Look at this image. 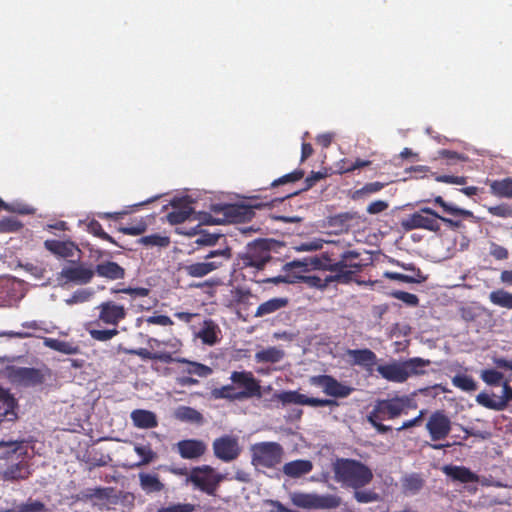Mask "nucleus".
<instances>
[{
    "instance_id": "1",
    "label": "nucleus",
    "mask_w": 512,
    "mask_h": 512,
    "mask_svg": "<svg viewBox=\"0 0 512 512\" xmlns=\"http://www.w3.org/2000/svg\"><path fill=\"white\" fill-rule=\"evenodd\" d=\"M298 192H287L282 195H253L248 197V203L244 204H214L211 207L213 216L203 218L208 224L222 223H244L252 220L255 215V209L265 207L271 208L275 203H281Z\"/></svg>"
},
{
    "instance_id": "2",
    "label": "nucleus",
    "mask_w": 512,
    "mask_h": 512,
    "mask_svg": "<svg viewBox=\"0 0 512 512\" xmlns=\"http://www.w3.org/2000/svg\"><path fill=\"white\" fill-rule=\"evenodd\" d=\"M332 468L335 481L346 487L364 488L373 480L372 470L356 459L337 458Z\"/></svg>"
},
{
    "instance_id": "3",
    "label": "nucleus",
    "mask_w": 512,
    "mask_h": 512,
    "mask_svg": "<svg viewBox=\"0 0 512 512\" xmlns=\"http://www.w3.org/2000/svg\"><path fill=\"white\" fill-rule=\"evenodd\" d=\"M359 256L358 252L348 250L341 254L339 261H333L331 258L323 255V259L315 261L314 264L318 269L332 272V274L327 275V281L348 284L354 279L356 273L361 270V264L354 261Z\"/></svg>"
},
{
    "instance_id": "4",
    "label": "nucleus",
    "mask_w": 512,
    "mask_h": 512,
    "mask_svg": "<svg viewBox=\"0 0 512 512\" xmlns=\"http://www.w3.org/2000/svg\"><path fill=\"white\" fill-rule=\"evenodd\" d=\"M203 262H194L186 264L183 267L184 272L194 278L204 277L213 271L218 270L224 266L232 258V249L228 246L222 249L209 250L203 256Z\"/></svg>"
},
{
    "instance_id": "5",
    "label": "nucleus",
    "mask_w": 512,
    "mask_h": 512,
    "mask_svg": "<svg viewBox=\"0 0 512 512\" xmlns=\"http://www.w3.org/2000/svg\"><path fill=\"white\" fill-rule=\"evenodd\" d=\"M226 479V474L217 472L210 465H202L191 469L187 481L201 492L209 496H216L220 484Z\"/></svg>"
},
{
    "instance_id": "6",
    "label": "nucleus",
    "mask_w": 512,
    "mask_h": 512,
    "mask_svg": "<svg viewBox=\"0 0 512 512\" xmlns=\"http://www.w3.org/2000/svg\"><path fill=\"white\" fill-rule=\"evenodd\" d=\"M416 408V401L408 395H403L377 400L371 412L376 418L391 420L403 414H408L409 410Z\"/></svg>"
},
{
    "instance_id": "7",
    "label": "nucleus",
    "mask_w": 512,
    "mask_h": 512,
    "mask_svg": "<svg viewBox=\"0 0 512 512\" xmlns=\"http://www.w3.org/2000/svg\"><path fill=\"white\" fill-rule=\"evenodd\" d=\"M272 259L270 247L266 240H258L249 245L246 251L239 255L237 266L239 269L254 268L262 270Z\"/></svg>"
},
{
    "instance_id": "8",
    "label": "nucleus",
    "mask_w": 512,
    "mask_h": 512,
    "mask_svg": "<svg viewBox=\"0 0 512 512\" xmlns=\"http://www.w3.org/2000/svg\"><path fill=\"white\" fill-rule=\"evenodd\" d=\"M401 226L405 231L424 229L438 233L441 230L440 215L429 207H422L402 219Z\"/></svg>"
},
{
    "instance_id": "9",
    "label": "nucleus",
    "mask_w": 512,
    "mask_h": 512,
    "mask_svg": "<svg viewBox=\"0 0 512 512\" xmlns=\"http://www.w3.org/2000/svg\"><path fill=\"white\" fill-rule=\"evenodd\" d=\"M252 464L255 467L274 468L281 463L283 447L277 442H261L252 446Z\"/></svg>"
},
{
    "instance_id": "10",
    "label": "nucleus",
    "mask_w": 512,
    "mask_h": 512,
    "mask_svg": "<svg viewBox=\"0 0 512 512\" xmlns=\"http://www.w3.org/2000/svg\"><path fill=\"white\" fill-rule=\"evenodd\" d=\"M292 503L303 509H335L338 508L342 499L335 494L319 495L316 493H294L291 497Z\"/></svg>"
},
{
    "instance_id": "11",
    "label": "nucleus",
    "mask_w": 512,
    "mask_h": 512,
    "mask_svg": "<svg viewBox=\"0 0 512 512\" xmlns=\"http://www.w3.org/2000/svg\"><path fill=\"white\" fill-rule=\"evenodd\" d=\"M310 384L322 388L327 396L334 398H346L354 391L353 387L338 381L331 375L312 376Z\"/></svg>"
},
{
    "instance_id": "12",
    "label": "nucleus",
    "mask_w": 512,
    "mask_h": 512,
    "mask_svg": "<svg viewBox=\"0 0 512 512\" xmlns=\"http://www.w3.org/2000/svg\"><path fill=\"white\" fill-rule=\"evenodd\" d=\"M95 272L92 267L79 261H72L70 265L62 268L60 278L65 283L85 285L92 281Z\"/></svg>"
},
{
    "instance_id": "13",
    "label": "nucleus",
    "mask_w": 512,
    "mask_h": 512,
    "mask_svg": "<svg viewBox=\"0 0 512 512\" xmlns=\"http://www.w3.org/2000/svg\"><path fill=\"white\" fill-rule=\"evenodd\" d=\"M426 429L433 442L444 440L451 432V420L443 410H436L430 415Z\"/></svg>"
},
{
    "instance_id": "14",
    "label": "nucleus",
    "mask_w": 512,
    "mask_h": 512,
    "mask_svg": "<svg viewBox=\"0 0 512 512\" xmlns=\"http://www.w3.org/2000/svg\"><path fill=\"white\" fill-rule=\"evenodd\" d=\"M98 318L96 322L113 326L117 328L118 324L127 316L126 309L123 305L117 304L114 301H105L97 306Z\"/></svg>"
},
{
    "instance_id": "15",
    "label": "nucleus",
    "mask_w": 512,
    "mask_h": 512,
    "mask_svg": "<svg viewBox=\"0 0 512 512\" xmlns=\"http://www.w3.org/2000/svg\"><path fill=\"white\" fill-rule=\"evenodd\" d=\"M212 447L215 457L226 463L234 461L241 453L237 438L229 435L216 438Z\"/></svg>"
},
{
    "instance_id": "16",
    "label": "nucleus",
    "mask_w": 512,
    "mask_h": 512,
    "mask_svg": "<svg viewBox=\"0 0 512 512\" xmlns=\"http://www.w3.org/2000/svg\"><path fill=\"white\" fill-rule=\"evenodd\" d=\"M476 401L487 409L503 411L512 403V386H510L509 382L506 380L502 382L501 396H491L485 392H481L476 396Z\"/></svg>"
},
{
    "instance_id": "17",
    "label": "nucleus",
    "mask_w": 512,
    "mask_h": 512,
    "mask_svg": "<svg viewBox=\"0 0 512 512\" xmlns=\"http://www.w3.org/2000/svg\"><path fill=\"white\" fill-rule=\"evenodd\" d=\"M230 379L234 384L244 388L243 391L236 394L237 399L261 396V386L253 376L252 372L234 371L232 372Z\"/></svg>"
},
{
    "instance_id": "18",
    "label": "nucleus",
    "mask_w": 512,
    "mask_h": 512,
    "mask_svg": "<svg viewBox=\"0 0 512 512\" xmlns=\"http://www.w3.org/2000/svg\"><path fill=\"white\" fill-rule=\"evenodd\" d=\"M11 378L14 382L27 387L40 385L45 380L41 370L30 367H18L13 369Z\"/></svg>"
},
{
    "instance_id": "19",
    "label": "nucleus",
    "mask_w": 512,
    "mask_h": 512,
    "mask_svg": "<svg viewBox=\"0 0 512 512\" xmlns=\"http://www.w3.org/2000/svg\"><path fill=\"white\" fill-rule=\"evenodd\" d=\"M345 354L350 358L352 365L363 367L368 371H371L377 362L376 354L368 348L347 349Z\"/></svg>"
},
{
    "instance_id": "20",
    "label": "nucleus",
    "mask_w": 512,
    "mask_h": 512,
    "mask_svg": "<svg viewBox=\"0 0 512 512\" xmlns=\"http://www.w3.org/2000/svg\"><path fill=\"white\" fill-rule=\"evenodd\" d=\"M177 450L183 459H197L205 454L206 444L198 439H186L177 443Z\"/></svg>"
},
{
    "instance_id": "21",
    "label": "nucleus",
    "mask_w": 512,
    "mask_h": 512,
    "mask_svg": "<svg viewBox=\"0 0 512 512\" xmlns=\"http://www.w3.org/2000/svg\"><path fill=\"white\" fill-rule=\"evenodd\" d=\"M93 270L95 275L110 281L121 280L126 275L122 266L110 260L99 262Z\"/></svg>"
},
{
    "instance_id": "22",
    "label": "nucleus",
    "mask_w": 512,
    "mask_h": 512,
    "mask_svg": "<svg viewBox=\"0 0 512 512\" xmlns=\"http://www.w3.org/2000/svg\"><path fill=\"white\" fill-rule=\"evenodd\" d=\"M220 335L221 330L212 319L204 320L201 328L195 333V337L208 346L217 344L220 341Z\"/></svg>"
},
{
    "instance_id": "23",
    "label": "nucleus",
    "mask_w": 512,
    "mask_h": 512,
    "mask_svg": "<svg viewBox=\"0 0 512 512\" xmlns=\"http://www.w3.org/2000/svg\"><path fill=\"white\" fill-rule=\"evenodd\" d=\"M44 247L52 254L61 257H73L76 251H79L78 246L70 240L60 241L55 239H48L44 241Z\"/></svg>"
},
{
    "instance_id": "24",
    "label": "nucleus",
    "mask_w": 512,
    "mask_h": 512,
    "mask_svg": "<svg viewBox=\"0 0 512 512\" xmlns=\"http://www.w3.org/2000/svg\"><path fill=\"white\" fill-rule=\"evenodd\" d=\"M171 204L173 209L166 216L171 225L184 223L194 212L190 204L182 199L174 200Z\"/></svg>"
},
{
    "instance_id": "25",
    "label": "nucleus",
    "mask_w": 512,
    "mask_h": 512,
    "mask_svg": "<svg viewBox=\"0 0 512 512\" xmlns=\"http://www.w3.org/2000/svg\"><path fill=\"white\" fill-rule=\"evenodd\" d=\"M442 471L453 481L460 483H474L479 481V476L465 466L445 465Z\"/></svg>"
},
{
    "instance_id": "26",
    "label": "nucleus",
    "mask_w": 512,
    "mask_h": 512,
    "mask_svg": "<svg viewBox=\"0 0 512 512\" xmlns=\"http://www.w3.org/2000/svg\"><path fill=\"white\" fill-rule=\"evenodd\" d=\"M376 370L387 381L395 383L405 382L406 374L403 371L402 362L393 361L388 364L378 365Z\"/></svg>"
},
{
    "instance_id": "27",
    "label": "nucleus",
    "mask_w": 512,
    "mask_h": 512,
    "mask_svg": "<svg viewBox=\"0 0 512 512\" xmlns=\"http://www.w3.org/2000/svg\"><path fill=\"white\" fill-rule=\"evenodd\" d=\"M133 425L139 429H152L158 426L154 412L145 409H135L130 414Z\"/></svg>"
},
{
    "instance_id": "28",
    "label": "nucleus",
    "mask_w": 512,
    "mask_h": 512,
    "mask_svg": "<svg viewBox=\"0 0 512 512\" xmlns=\"http://www.w3.org/2000/svg\"><path fill=\"white\" fill-rule=\"evenodd\" d=\"M424 485L425 480L419 473L406 474L401 478V490L406 496L418 494Z\"/></svg>"
},
{
    "instance_id": "29",
    "label": "nucleus",
    "mask_w": 512,
    "mask_h": 512,
    "mask_svg": "<svg viewBox=\"0 0 512 512\" xmlns=\"http://www.w3.org/2000/svg\"><path fill=\"white\" fill-rule=\"evenodd\" d=\"M312 469L313 464L310 460L298 459L284 464L282 471L288 477L299 478L310 473Z\"/></svg>"
},
{
    "instance_id": "30",
    "label": "nucleus",
    "mask_w": 512,
    "mask_h": 512,
    "mask_svg": "<svg viewBox=\"0 0 512 512\" xmlns=\"http://www.w3.org/2000/svg\"><path fill=\"white\" fill-rule=\"evenodd\" d=\"M290 300L288 297H275L261 303L254 314L255 317H264L273 314L281 309L288 307Z\"/></svg>"
},
{
    "instance_id": "31",
    "label": "nucleus",
    "mask_w": 512,
    "mask_h": 512,
    "mask_svg": "<svg viewBox=\"0 0 512 512\" xmlns=\"http://www.w3.org/2000/svg\"><path fill=\"white\" fill-rule=\"evenodd\" d=\"M123 351L129 355H137L143 360H156L166 364L174 361L172 354L166 351L151 352L146 348L124 349Z\"/></svg>"
},
{
    "instance_id": "32",
    "label": "nucleus",
    "mask_w": 512,
    "mask_h": 512,
    "mask_svg": "<svg viewBox=\"0 0 512 512\" xmlns=\"http://www.w3.org/2000/svg\"><path fill=\"white\" fill-rule=\"evenodd\" d=\"M431 364L430 360L420 357L410 358L402 361L403 371L406 374L405 381L412 376H421L425 374V368Z\"/></svg>"
},
{
    "instance_id": "33",
    "label": "nucleus",
    "mask_w": 512,
    "mask_h": 512,
    "mask_svg": "<svg viewBox=\"0 0 512 512\" xmlns=\"http://www.w3.org/2000/svg\"><path fill=\"white\" fill-rule=\"evenodd\" d=\"M383 276L390 280L410 284H421L428 279V276L423 274L421 270H414L413 268H411V274L386 271Z\"/></svg>"
},
{
    "instance_id": "34",
    "label": "nucleus",
    "mask_w": 512,
    "mask_h": 512,
    "mask_svg": "<svg viewBox=\"0 0 512 512\" xmlns=\"http://www.w3.org/2000/svg\"><path fill=\"white\" fill-rule=\"evenodd\" d=\"M17 283L12 279L0 280V306H10L18 299Z\"/></svg>"
},
{
    "instance_id": "35",
    "label": "nucleus",
    "mask_w": 512,
    "mask_h": 512,
    "mask_svg": "<svg viewBox=\"0 0 512 512\" xmlns=\"http://www.w3.org/2000/svg\"><path fill=\"white\" fill-rule=\"evenodd\" d=\"M173 362L185 364L186 368L183 369V372L188 375H196L198 377L205 378L213 373L211 367L196 361H190L186 358H174Z\"/></svg>"
},
{
    "instance_id": "36",
    "label": "nucleus",
    "mask_w": 512,
    "mask_h": 512,
    "mask_svg": "<svg viewBox=\"0 0 512 512\" xmlns=\"http://www.w3.org/2000/svg\"><path fill=\"white\" fill-rule=\"evenodd\" d=\"M101 324L96 321H90L86 324V331L89 333L93 340L106 342L111 340L113 337L119 334L117 328L111 329H99Z\"/></svg>"
},
{
    "instance_id": "37",
    "label": "nucleus",
    "mask_w": 512,
    "mask_h": 512,
    "mask_svg": "<svg viewBox=\"0 0 512 512\" xmlns=\"http://www.w3.org/2000/svg\"><path fill=\"white\" fill-rule=\"evenodd\" d=\"M490 193L498 198H512V177L492 180L489 183Z\"/></svg>"
},
{
    "instance_id": "38",
    "label": "nucleus",
    "mask_w": 512,
    "mask_h": 512,
    "mask_svg": "<svg viewBox=\"0 0 512 512\" xmlns=\"http://www.w3.org/2000/svg\"><path fill=\"white\" fill-rule=\"evenodd\" d=\"M0 402L5 406L4 416L8 421H15L18 418L16 409L18 408L17 400L9 392L0 386Z\"/></svg>"
},
{
    "instance_id": "39",
    "label": "nucleus",
    "mask_w": 512,
    "mask_h": 512,
    "mask_svg": "<svg viewBox=\"0 0 512 512\" xmlns=\"http://www.w3.org/2000/svg\"><path fill=\"white\" fill-rule=\"evenodd\" d=\"M139 481L141 489L147 494L161 492L164 489V484L157 474L140 473Z\"/></svg>"
},
{
    "instance_id": "40",
    "label": "nucleus",
    "mask_w": 512,
    "mask_h": 512,
    "mask_svg": "<svg viewBox=\"0 0 512 512\" xmlns=\"http://www.w3.org/2000/svg\"><path fill=\"white\" fill-rule=\"evenodd\" d=\"M434 203L442 208L443 212L452 216H462L464 218L475 219V215L472 211L457 207L452 203L446 202L442 196H436Z\"/></svg>"
},
{
    "instance_id": "41",
    "label": "nucleus",
    "mask_w": 512,
    "mask_h": 512,
    "mask_svg": "<svg viewBox=\"0 0 512 512\" xmlns=\"http://www.w3.org/2000/svg\"><path fill=\"white\" fill-rule=\"evenodd\" d=\"M44 345L54 351L61 352L66 355H74L79 351L78 346L73 343L55 338H45Z\"/></svg>"
},
{
    "instance_id": "42",
    "label": "nucleus",
    "mask_w": 512,
    "mask_h": 512,
    "mask_svg": "<svg viewBox=\"0 0 512 512\" xmlns=\"http://www.w3.org/2000/svg\"><path fill=\"white\" fill-rule=\"evenodd\" d=\"M285 356L282 349L277 347H268L256 352L255 359L258 363H277Z\"/></svg>"
},
{
    "instance_id": "43",
    "label": "nucleus",
    "mask_w": 512,
    "mask_h": 512,
    "mask_svg": "<svg viewBox=\"0 0 512 512\" xmlns=\"http://www.w3.org/2000/svg\"><path fill=\"white\" fill-rule=\"evenodd\" d=\"M175 416L178 420L189 423L201 424L203 422L202 414L196 409L188 406H181L176 410Z\"/></svg>"
},
{
    "instance_id": "44",
    "label": "nucleus",
    "mask_w": 512,
    "mask_h": 512,
    "mask_svg": "<svg viewBox=\"0 0 512 512\" xmlns=\"http://www.w3.org/2000/svg\"><path fill=\"white\" fill-rule=\"evenodd\" d=\"M29 471L23 463L9 466L3 473V479L7 481L24 480L28 478Z\"/></svg>"
},
{
    "instance_id": "45",
    "label": "nucleus",
    "mask_w": 512,
    "mask_h": 512,
    "mask_svg": "<svg viewBox=\"0 0 512 512\" xmlns=\"http://www.w3.org/2000/svg\"><path fill=\"white\" fill-rule=\"evenodd\" d=\"M12 512H53L46 505L39 501L29 498L26 502L16 505Z\"/></svg>"
},
{
    "instance_id": "46",
    "label": "nucleus",
    "mask_w": 512,
    "mask_h": 512,
    "mask_svg": "<svg viewBox=\"0 0 512 512\" xmlns=\"http://www.w3.org/2000/svg\"><path fill=\"white\" fill-rule=\"evenodd\" d=\"M489 299L494 305L512 309V294L505 290L499 289L492 291L489 294Z\"/></svg>"
},
{
    "instance_id": "47",
    "label": "nucleus",
    "mask_w": 512,
    "mask_h": 512,
    "mask_svg": "<svg viewBox=\"0 0 512 512\" xmlns=\"http://www.w3.org/2000/svg\"><path fill=\"white\" fill-rule=\"evenodd\" d=\"M302 397H303V394L299 393L298 391H282V392H279V393H275L273 396H272V401H279L281 402L283 405H287V404H298V405H301L302 404Z\"/></svg>"
},
{
    "instance_id": "48",
    "label": "nucleus",
    "mask_w": 512,
    "mask_h": 512,
    "mask_svg": "<svg viewBox=\"0 0 512 512\" xmlns=\"http://www.w3.org/2000/svg\"><path fill=\"white\" fill-rule=\"evenodd\" d=\"M138 243L147 247H167L170 244V238L160 234H151L138 239Z\"/></svg>"
},
{
    "instance_id": "49",
    "label": "nucleus",
    "mask_w": 512,
    "mask_h": 512,
    "mask_svg": "<svg viewBox=\"0 0 512 512\" xmlns=\"http://www.w3.org/2000/svg\"><path fill=\"white\" fill-rule=\"evenodd\" d=\"M353 498L361 504H368L377 502L380 500V496L377 492L371 489L362 490V488H353Z\"/></svg>"
},
{
    "instance_id": "50",
    "label": "nucleus",
    "mask_w": 512,
    "mask_h": 512,
    "mask_svg": "<svg viewBox=\"0 0 512 512\" xmlns=\"http://www.w3.org/2000/svg\"><path fill=\"white\" fill-rule=\"evenodd\" d=\"M452 383L455 387L465 392H472L477 389V383L468 375H456L452 378Z\"/></svg>"
},
{
    "instance_id": "51",
    "label": "nucleus",
    "mask_w": 512,
    "mask_h": 512,
    "mask_svg": "<svg viewBox=\"0 0 512 512\" xmlns=\"http://www.w3.org/2000/svg\"><path fill=\"white\" fill-rule=\"evenodd\" d=\"M87 231L90 234H92L104 241H107L109 243L117 245L115 239L104 231L101 223L97 220L93 219L87 224Z\"/></svg>"
},
{
    "instance_id": "52",
    "label": "nucleus",
    "mask_w": 512,
    "mask_h": 512,
    "mask_svg": "<svg viewBox=\"0 0 512 512\" xmlns=\"http://www.w3.org/2000/svg\"><path fill=\"white\" fill-rule=\"evenodd\" d=\"M480 377L483 382H485L489 386H498L502 385V380L504 375L502 372H499L496 369H484L481 371Z\"/></svg>"
},
{
    "instance_id": "53",
    "label": "nucleus",
    "mask_w": 512,
    "mask_h": 512,
    "mask_svg": "<svg viewBox=\"0 0 512 512\" xmlns=\"http://www.w3.org/2000/svg\"><path fill=\"white\" fill-rule=\"evenodd\" d=\"M304 170L302 169H296L292 171L291 173H288L286 175H283L279 177L278 179H275L271 184V188H276L281 185H285L287 183H294L296 181L301 180L304 177Z\"/></svg>"
},
{
    "instance_id": "54",
    "label": "nucleus",
    "mask_w": 512,
    "mask_h": 512,
    "mask_svg": "<svg viewBox=\"0 0 512 512\" xmlns=\"http://www.w3.org/2000/svg\"><path fill=\"white\" fill-rule=\"evenodd\" d=\"M134 451L141 457V461L138 463V466L149 464L156 457V453L152 450L149 444H137L134 446Z\"/></svg>"
},
{
    "instance_id": "55",
    "label": "nucleus",
    "mask_w": 512,
    "mask_h": 512,
    "mask_svg": "<svg viewBox=\"0 0 512 512\" xmlns=\"http://www.w3.org/2000/svg\"><path fill=\"white\" fill-rule=\"evenodd\" d=\"M391 296L397 300L402 301L406 305L410 307H416L419 305V298L417 295L401 291V290H395L391 293Z\"/></svg>"
},
{
    "instance_id": "56",
    "label": "nucleus",
    "mask_w": 512,
    "mask_h": 512,
    "mask_svg": "<svg viewBox=\"0 0 512 512\" xmlns=\"http://www.w3.org/2000/svg\"><path fill=\"white\" fill-rule=\"evenodd\" d=\"M371 164L369 160L356 159L354 162H350L348 160H342L341 165L339 166L340 173H348L352 172L356 169H360L363 167H367Z\"/></svg>"
},
{
    "instance_id": "57",
    "label": "nucleus",
    "mask_w": 512,
    "mask_h": 512,
    "mask_svg": "<svg viewBox=\"0 0 512 512\" xmlns=\"http://www.w3.org/2000/svg\"><path fill=\"white\" fill-rule=\"evenodd\" d=\"M232 302L236 305H246L252 293L249 289L235 287L231 290Z\"/></svg>"
},
{
    "instance_id": "58",
    "label": "nucleus",
    "mask_w": 512,
    "mask_h": 512,
    "mask_svg": "<svg viewBox=\"0 0 512 512\" xmlns=\"http://www.w3.org/2000/svg\"><path fill=\"white\" fill-rule=\"evenodd\" d=\"M93 295V291L90 289H79L76 290L69 299L66 300V303L69 305L83 303L88 301Z\"/></svg>"
},
{
    "instance_id": "59",
    "label": "nucleus",
    "mask_w": 512,
    "mask_h": 512,
    "mask_svg": "<svg viewBox=\"0 0 512 512\" xmlns=\"http://www.w3.org/2000/svg\"><path fill=\"white\" fill-rule=\"evenodd\" d=\"M336 404H337L336 401L332 400V399H321V398L308 397L303 394L301 405H307V406H311V407H327V406H333Z\"/></svg>"
},
{
    "instance_id": "60",
    "label": "nucleus",
    "mask_w": 512,
    "mask_h": 512,
    "mask_svg": "<svg viewBox=\"0 0 512 512\" xmlns=\"http://www.w3.org/2000/svg\"><path fill=\"white\" fill-rule=\"evenodd\" d=\"M487 210L491 215L501 218H509L512 216V206L506 203L490 206Z\"/></svg>"
},
{
    "instance_id": "61",
    "label": "nucleus",
    "mask_w": 512,
    "mask_h": 512,
    "mask_svg": "<svg viewBox=\"0 0 512 512\" xmlns=\"http://www.w3.org/2000/svg\"><path fill=\"white\" fill-rule=\"evenodd\" d=\"M147 224L143 220L139 221L135 225L131 226H121L119 227V231L126 235L138 236L146 231Z\"/></svg>"
},
{
    "instance_id": "62",
    "label": "nucleus",
    "mask_w": 512,
    "mask_h": 512,
    "mask_svg": "<svg viewBox=\"0 0 512 512\" xmlns=\"http://www.w3.org/2000/svg\"><path fill=\"white\" fill-rule=\"evenodd\" d=\"M221 235L211 233H200L194 243L198 246H214Z\"/></svg>"
},
{
    "instance_id": "63",
    "label": "nucleus",
    "mask_w": 512,
    "mask_h": 512,
    "mask_svg": "<svg viewBox=\"0 0 512 512\" xmlns=\"http://www.w3.org/2000/svg\"><path fill=\"white\" fill-rule=\"evenodd\" d=\"M195 505L191 503H176L167 507H162L156 512H194Z\"/></svg>"
},
{
    "instance_id": "64",
    "label": "nucleus",
    "mask_w": 512,
    "mask_h": 512,
    "mask_svg": "<svg viewBox=\"0 0 512 512\" xmlns=\"http://www.w3.org/2000/svg\"><path fill=\"white\" fill-rule=\"evenodd\" d=\"M22 228L21 222L15 218H4L0 220V231L1 232H16Z\"/></svg>"
}]
</instances>
